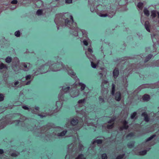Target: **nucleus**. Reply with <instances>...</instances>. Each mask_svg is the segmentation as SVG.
<instances>
[{
	"mask_svg": "<svg viewBox=\"0 0 159 159\" xmlns=\"http://www.w3.org/2000/svg\"><path fill=\"white\" fill-rule=\"evenodd\" d=\"M145 27L147 30L148 32H150V25L148 21H145Z\"/></svg>",
	"mask_w": 159,
	"mask_h": 159,
	"instance_id": "18",
	"label": "nucleus"
},
{
	"mask_svg": "<svg viewBox=\"0 0 159 159\" xmlns=\"http://www.w3.org/2000/svg\"><path fill=\"white\" fill-rule=\"evenodd\" d=\"M70 20H69L66 18L65 16L61 14L57 15L54 21L56 24L58 25L62 26H67L70 29L74 30L77 32L74 34L75 36H78V33L81 32L83 33L81 30L78 28L76 23L73 22V17L71 15L70 16Z\"/></svg>",
	"mask_w": 159,
	"mask_h": 159,
	"instance_id": "1",
	"label": "nucleus"
},
{
	"mask_svg": "<svg viewBox=\"0 0 159 159\" xmlns=\"http://www.w3.org/2000/svg\"><path fill=\"white\" fill-rule=\"evenodd\" d=\"M107 11H102L98 13V15L101 17H106L107 16Z\"/></svg>",
	"mask_w": 159,
	"mask_h": 159,
	"instance_id": "12",
	"label": "nucleus"
},
{
	"mask_svg": "<svg viewBox=\"0 0 159 159\" xmlns=\"http://www.w3.org/2000/svg\"><path fill=\"white\" fill-rule=\"evenodd\" d=\"M25 79L27 80H30L28 81L26 83H25V84L26 85H28L30 84V83L31 80L33 79V78L30 75H28L26 76Z\"/></svg>",
	"mask_w": 159,
	"mask_h": 159,
	"instance_id": "16",
	"label": "nucleus"
},
{
	"mask_svg": "<svg viewBox=\"0 0 159 159\" xmlns=\"http://www.w3.org/2000/svg\"><path fill=\"white\" fill-rule=\"evenodd\" d=\"M22 108L25 110H28L29 111H31V108H29L27 105H23Z\"/></svg>",
	"mask_w": 159,
	"mask_h": 159,
	"instance_id": "33",
	"label": "nucleus"
},
{
	"mask_svg": "<svg viewBox=\"0 0 159 159\" xmlns=\"http://www.w3.org/2000/svg\"><path fill=\"white\" fill-rule=\"evenodd\" d=\"M112 88L111 90V93L112 95H113L114 93L115 90V85L114 84H112Z\"/></svg>",
	"mask_w": 159,
	"mask_h": 159,
	"instance_id": "36",
	"label": "nucleus"
},
{
	"mask_svg": "<svg viewBox=\"0 0 159 159\" xmlns=\"http://www.w3.org/2000/svg\"><path fill=\"white\" fill-rule=\"evenodd\" d=\"M61 101L59 100V101H57L56 103V105L57 107V109H59L62 107V103Z\"/></svg>",
	"mask_w": 159,
	"mask_h": 159,
	"instance_id": "21",
	"label": "nucleus"
},
{
	"mask_svg": "<svg viewBox=\"0 0 159 159\" xmlns=\"http://www.w3.org/2000/svg\"><path fill=\"white\" fill-rule=\"evenodd\" d=\"M143 3L142 2H139L138 3L137 7L140 9L142 10L143 7Z\"/></svg>",
	"mask_w": 159,
	"mask_h": 159,
	"instance_id": "30",
	"label": "nucleus"
},
{
	"mask_svg": "<svg viewBox=\"0 0 159 159\" xmlns=\"http://www.w3.org/2000/svg\"><path fill=\"white\" fill-rule=\"evenodd\" d=\"M115 13L113 11H110L108 12H107V16L110 17H112L115 15Z\"/></svg>",
	"mask_w": 159,
	"mask_h": 159,
	"instance_id": "25",
	"label": "nucleus"
},
{
	"mask_svg": "<svg viewBox=\"0 0 159 159\" xmlns=\"http://www.w3.org/2000/svg\"><path fill=\"white\" fill-rule=\"evenodd\" d=\"M119 74V69L117 68H116L113 71V76L115 79H116Z\"/></svg>",
	"mask_w": 159,
	"mask_h": 159,
	"instance_id": "13",
	"label": "nucleus"
},
{
	"mask_svg": "<svg viewBox=\"0 0 159 159\" xmlns=\"http://www.w3.org/2000/svg\"><path fill=\"white\" fill-rule=\"evenodd\" d=\"M42 2L40 1H37L36 3V5L38 7H40V5H42Z\"/></svg>",
	"mask_w": 159,
	"mask_h": 159,
	"instance_id": "37",
	"label": "nucleus"
},
{
	"mask_svg": "<svg viewBox=\"0 0 159 159\" xmlns=\"http://www.w3.org/2000/svg\"><path fill=\"white\" fill-rule=\"evenodd\" d=\"M21 86H19H19H18V87H21Z\"/></svg>",
	"mask_w": 159,
	"mask_h": 159,
	"instance_id": "62",
	"label": "nucleus"
},
{
	"mask_svg": "<svg viewBox=\"0 0 159 159\" xmlns=\"http://www.w3.org/2000/svg\"><path fill=\"white\" fill-rule=\"evenodd\" d=\"M102 143V141L101 139H96L94 140L93 142V143H97L98 144H100Z\"/></svg>",
	"mask_w": 159,
	"mask_h": 159,
	"instance_id": "32",
	"label": "nucleus"
},
{
	"mask_svg": "<svg viewBox=\"0 0 159 159\" xmlns=\"http://www.w3.org/2000/svg\"><path fill=\"white\" fill-rule=\"evenodd\" d=\"M7 69V66L6 64L3 63H1L0 64V71L1 72H4L6 71Z\"/></svg>",
	"mask_w": 159,
	"mask_h": 159,
	"instance_id": "10",
	"label": "nucleus"
},
{
	"mask_svg": "<svg viewBox=\"0 0 159 159\" xmlns=\"http://www.w3.org/2000/svg\"><path fill=\"white\" fill-rule=\"evenodd\" d=\"M133 135H134V134L133 133H129V134H128L127 137H129V136L131 137V136H133Z\"/></svg>",
	"mask_w": 159,
	"mask_h": 159,
	"instance_id": "57",
	"label": "nucleus"
},
{
	"mask_svg": "<svg viewBox=\"0 0 159 159\" xmlns=\"http://www.w3.org/2000/svg\"><path fill=\"white\" fill-rule=\"evenodd\" d=\"M43 13V11L41 10H38L36 12L37 14L38 15H41Z\"/></svg>",
	"mask_w": 159,
	"mask_h": 159,
	"instance_id": "40",
	"label": "nucleus"
},
{
	"mask_svg": "<svg viewBox=\"0 0 159 159\" xmlns=\"http://www.w3.org/2000/svg\"><path fill=\"white\" fill-rule=\"evenodd\" d=\"M152 54H149L148 56L146 57L144 60V62H146L149 61L151 58L152 57Z\"/></svg>",
	"mask_w": 159,
	"mask_h": 159,
	"instance_id": "27",
	"label": "nucleus"
},
{
	"mask_svg": "<svg viewBox=\"0 0 159 159\" xmlns=\"http://www.w3.org/2000/svg\"><path fill=\"white\" fill-rule=\"evenodd\" d=\"M18 123H19L20 121L19 120H16V121Z\"/></svg>",
	"mask_w": 159,
	"mask_h": 159,
	"instance_id": "60",
	"label": "nucleus"
},
{
	"mask_svg": "<svg viewBox=\"0 0 159 159\" xmlns=\"http://www.w3.org/2000/svg\"><path fill=\"white\" fill-rule=\"evenodd\" d=\"M85 54H86L87 57L89 58L90 57V56L91 55V54H90L88 51L85 52Z\"/></svg>",
	"mask_w": 159,
	"mask_h": 159,
	"instance_id": "51",
	"label": "nucleus"
},
{
	"mask_svg": "<svg viewBox=\"0 0 159 159\" xmlns=\"http://www.w3.org/2000/svg\"><path fill=\"white\" fill-rule=\"evenodd\" d=\"M125 154H122V155H119L117 157L116 159H122L123 158Z\"/></svg>",
	"mask_w": 159,
	"mask_h": 159,
	"instance_id": "47",
	"label": "nucleus"
},
{
	"mask_svg": "<svg viewBox=\"0 0 159 159\" xmlns=\"http://www.w3.org/2000/svg\"><path fill=\"white\" fill-rule=\"evenodd\" d=\"M109 85L108 82L105 80H102L101 84V87L102 88L101 92L103 95H106L108 93V91L107 88Z\"/></svg>",
	"mask_w": 159,
	"mask_h": 159,
	"instance_id": "4",
	"label": "nucleus"
},
{
	"mask_svg": "<svg viewBox=\"0 0 159 159\" xmlns=\"http://www.w3.org/2000/svg\"><path fill=\"white\" fill-rule=\"evenodd\" d=\"M67 125H66V126L67 127H68V126H67Z\"/></svg>",
	"mask_w": 159,
	"mask_h": 159,
	"instance_id": "63",
	"label": "nucleus"
},
{
	"mask_svg": "<svg viewBox=\"0 0 159 159\" xmlns=\"http://www.w3.org/2000/svg\"><path fill=\"white\" fill-rule=\"evenodd\" d=\"M6 125V121H0V129H1L4 128Z\"/></svg>",
	"mask_w": 159,
	"mask_h": 159,
	"instance_id": "22",
	"label": "nucleus"
},
{
	"mask_svg": "<svg viewBox=\"0 0 159 159\" xmlns=\"http://www.w3.org/2000/svg\"><path fill=\"white\" fill-rule=\"evenodd\" d=\"M12 58L10 57H8L5 59V61L8 63H10L11 61Z\"/></svg>",
	"mask_w": 159,
	"mask_h": 159,
	"instance_id": "31",
	"label": "nucleus"
},
{
	"mask_svg": "<svg viewBox=\"0 0 159 159\" xmlns=\"http://www.w3.org/2000/svg\"><path fill=\"white\" fill-rule=\"evenodd\" d=\"M134 145V142H132L130 143H129L128 144L127 146L129 148H132Z\"/></svg>",
	"mask_w": 159,
	"mask_h": 159,
	"instance_id": "29",
	"label": "nucleus"
},
{
	"mask_svg": "<svg viewBox=\"0 0 159 159\" xmlns=\"http://www.w3.org/2000/svg\"><path fill=\"white\" fill-rule=\"evenodd\" d=\"M106 70L105 69L102 70L98 72V75L100 76V78H102L103 75H105L107 74Z\"/></svg>",
	"mask_w": 159,
	"mask_h": 159,
	"instance_id": "15",
	"label": "nucleus"
},
{
	"mask_svg": "<svg viewBox=\"0 0 159 159\" xmlns=\"http://www.w3.org/2000/svg\"><path fill=\"white\" fill-rule=\"evenodd\" d=\"M75 159H85V158L84 157L83 154H81L79 155Z\"/></svg>",
	"mask_w": 159,
	"mask_h": 159,
	"instance_id": "35",
	"label": "nucleus"
},
{
	"mask_svg": "<svg viewBox=\"0 0 159 159\" xmlns=\"http://www.w3.org/2000/svg\"><path fill=\"white\" fill-rule=\"evenodd\" d=\"M45 127H42V129H45Z\"/></svg>",
	"mask_w": 159,
	"mask_h": 159,
	"instance_id": "61",
	"label": "nucleus"
},
{
	"mask_svg": "<svg viewBox=\"0 0 159 159\" xmlns=\"http://www.w3.org/2000/svg\"><path fill=\"white\" fill-rule=\"evenodd\" d=\"M147 152V151L146 150L142 151L139 152V155H145Z\"/></svg>",
	"mask_w": 159,
	"mask_h": 159,
	"instance_id": "44",
	"label": "nucleus"
},
{
	"mask_svg": "<svg viewBox=\"0 0 159 159\" xmlns=\"http://www.w3.org/2000/svg\"><path fill=\"white\" fill-rule=\"evenodd\" d=\"M99 100L100 102L102 103L103 102L104 99L102 97H100L99 98Z\"/></svg>",
	"mask_w": 159,
	"mask_h": 159,
	"instance_id": "54",
	"label": "nucleus"
},
{
	"mask_svg": "<svg viewBox=\"0 0 159 159\" xmlns=\"http://www.w3.org/2000/svg\"><path fill=\"white\" fill-rule=\"evenodd\" d=\"M150 99V96L148 95H144L143 97V99L145 101H148Z\"/></svg>",
	"mask_w": 159,
	"mask_h": 159,
	"instance_id": "24",
	"label": "nucleus"
},
{
	"mask_svg": "<svg viewBox=\"0 0 159 159\" xmlns=\"http://www.w3.org/2000/svg\"><path fill=\"white\" fill-rule=\"evenodd\" d=\"M69 74H70L71 76L72 77L75 78V74L74 72H73L71 70H70L68 71Z\"/></svg>",
	"mask_w": 159,
	"mask_h": 159,
	"instance_id": "34",
	"label": "nucleus"
},
{
	"mask_svg": "<svg viewBox=\"0 0 159 159\" xmlns=\"http://www.w3.org/2000/svg\"><path fill=\"white\" fill-rule=\"evenodd\" d=\"M142 115L144 117V120L145 121L147 122L149 121L150 118L149 117V116L146 112H144L143 113Z\"/></svg>",
	"mask_w": 159,
	"mask_h": 159,
	"instance_id": "14",
	"label": "nucleus"
},
{
	"mask_svg": "<svg viewBox=\"0 0 159 159\" xmlns=\"http://www.w3.org/2000/svg\"><path fill=\"white\" fill-rule=\"evenodd\" d=\"M77 86L76 84H73L70 89V92L71 96L74 98L78 96L79 94V91L76 89Z\"/></svg>",
	"mask_w": 159,
	"mask_h": 159,
	"instance_id": "5",
	"label": "nucleus"
},
{
	"mask_svg": "<svg viewBox=\"0 0 159 159\" xmlns=\"http://www.w3.org/2000/svg\"><path fill=\"white\" fill-rule=\"evenodd\" d=\"M122 125L120 127L119 129L120 130H122L124 129H127L128 128L129 126L128 125V122L125 120H124L121 122Z\"/></svg>",
	"mask_w": 159,
	"mask_h": 159,
	"instance_id": "9",
	"label": "nucleus"
},
{
	"mask_svg": "<svg viewBox=\"0 0 159 159\" xmlns=\"http://www.w3.org/2000/svg\"><path fill=\"white\" fill-rule=\"evenodd\" d=\"M143 12L144 14L147 16H148L149 15V12L147 9L144 8L143 10Z\"/></svg>",
	"mask_w": 159,
	"mask_h": 159,
	"instance_id": "28",
	"label": "nucleus"
},
{
	"mask_svg": "<svg viewBox=\"0 0 159 159\" xmlns=\"http://www.w3.org/2000/svg\"><path fill=\"white\" fill-rule=\"evenodd\" d=\"M157 15L158 18H159V12L155 11H153L151 12V16L153 18H154Z\"/></svg>",
	"mask_w": 159,
	"mask_h": 159,
	"instance_id": "20",
	"label": "nucleus"
},
{
	"mask_svg": "<svg viewBox=\"0 0 159 159\" xmlns=\"http://www.w3.org/2000/svg\"><path fill=\"white\" fill-rule=\"evenodd\" d=\"M65 2L66 4H69L72 3V0H65Z\"/></svg>",
	"mask_w": 159,
	"mask_h": 159,
	"instance_id": "49",
	"label": "nucleus"
},
{
	"mask_svg": "<svg viewBox=\"0 0 159 159\" xmlns=\"http://www.w3.org/2000/svg\"><path fill=\"white\" fill-rule=\"evenodd\" d=\"M84 44L86 46H87L88 44V43L86 40H84L83 41Z\"/></svg>",
	"mask_w": 159,
	"mask_h": 159,
	"instance_id": "55",
	"label": "nucleus"
},
{
	"mask_svg": "<svg viewBox=\"0 0 159 159\" xmlns=\"http://www.w3.org/2000/svg\"><path fill=\"white\" fill-rule=\"evenodd\" d=\"M102 159H107V157L106 154H103L102 155Z\"/></svg>",
	"mask_w": 159,
	"mask_h": 159,
	"instance_id": "48",
	"label": "nucleus"
},
{
	"mask_svg": "<svg viewBox=\"0 0 159 159\" xmlns=\"http://www.w3.org/2000/svg\"><path fill=\"white\" fill-rule=\"evenodd\" d=\"M91 65L92 67L95 68H96L97 65V64H95L93 62H91Z\"/></svg>",
	"mask_w": 159,
	"mask_h": 159,
	"instance_id": "45",
	"label": "nucleus"
},
{
	"mask_svg": "<svg viewBox=\"0 0 159 159\" xmlns=\"http://www.w3.org/2000/svg\"><path fill=\"white\" fill-rule=\"evenodd\" d=\"M70 123L72 125H77L78 127L77 128V129H79L82 126L83 123L82 122H78V120L77 118H73L70 121Z\"/></svg>",
	"mask_w": 159,
	"mask_h": 159,
	"instance_id": "6",
	"label": "nucleus"
},
{
	"mask_svg": "<svg viewBox=\"0 0 159 159\" xmlns=\"http://www.w3.org/2000/svg\"><path fill=\"white\" fill-rule=\"evenodd\" d=\"M114 120H115L114 119H111L107 123L104 125V126L106 127L108 129H112L114 127Z\"/></svg>",
	"mask_w": 159,
	"mask_h": 159,
	"instance_id": "8",
	"label": "nucleus"
},
{
	"mask_svg": "<svg viewBox=\"0 0 159 159\" xmlns=\"http://www.w3.org/2000/svg\"><path fill=\"white\" fill-rule=\"evenodd\" d=\"M155 136V135H152L150 137L148 138L146 140V142H147L148 141H149L151 140H152L153 138H154Z\"/></svg>",
	"mask_w": 159,
	"mask_h": 159,
	"instance_id": "42",
	"label": "nucleus"
},
{
	"mask_svg": "<svg viewBox=\"0 0 159 159\" xmlns=\"http://www.w3.org/2000/svg\"><path fill=\"white\" fill-rule=\"evenodd\" d=\"M79 147L80 150H82L83 148V146L80 143H79Z\"/></svg>",
	"mask_w": 159,
	"mask_h": 159,
	"instance_id": "52",
	"label": "nucleus"
},
{
	"mask_svg": "<svg viewBox=\"0 0 159 159\" xmlns=\"http://www.w3.org/2000/svg\"><path fill=\"white\" fill-rule=\"evenodd\" d=\"M86 100V99L85 98L80 100L78 102L79 106L81 107L83 106Z\"/></svg>",
	"mask_w": 159,
	"mask_h": 159,
	"instance_id": "17",
	"label": "nucleus"
},
{
	"mask_svg": "<svg viewBox=\"0 0 159 159\" xmlns=\"http://www.w3.org/2000/svg\"><path fill=\"white\" fill-rule=\"evenodd\" d=\"M137 113L136 112H134L131 116V118L132 119H134L135 117L136 116Z\"/></svg>",
	"mask_w": 159,
	"mask_h": 159,
	"instance_id": "46",
	"label": "nucleus"
},
{
	"mask_svg": "<svg viewBox=\"0 0 159 159\" xmlns=\"http://www.w3.org/2000/svg\"><path fill=\"white\" fill-rule=\"evenodd\" d=\"M90 54H92L93 52L92 48H89L88 49V51Z\"/></svg>",
	"mask_w": 159,
	"mask_h": 159,
	"instance_id": "50",
	"label": "nucleus"
},
{
	"mask_svg": "<svg viewBox=\"0 0 159 159\" xmlns=\"http://www.w3.org/2000/svg\"><path fill=\"white\" fill-rule=\"evenodd\" d=\"M70 87H67L66 88L63 87L62 89L61 90V91L58 95V98L59 100L61 101H64L66 98L65 97V93L68 92L70 90Z\"/></svg>",
	"mask_w": 159,
	"mask_h": 159,
	"instance_id": "3",
	"label": "nucleus"
},
{
	"mask_svg": "<svg viewBox=\"0 0 159 159\" xmlns=\"http://www.w3.org/2000/svg\"><path fill=\"white\" fill-rule=\"evenodd\" d=\"M67 132V131L65 130H63V131L61 132L60 133H58L57 134V136L59 137H62L64 136L65 135V134Z\"/></svg>",
	"mask_w": 159,
	"mask_h": 159,
	"instance_id": "26",
	"label": "nucleus"
},
{
	"mask_svg": "<svg viewBox=\"0 0 159 159\" xmlns=\"http://www.w3.org/2000/svg\"><path fill=\"white\" fill-rule=\"evenodd\" d=\"M115 99L116 100L119 101L121 99V95L120 92H117L115 95Z\"/></svg>",
	"mask_w": 159,
	"mask_h": 159,
	"instance_id": "11",
	"label": "nucleus"
},
{
	"mask_svg": "<svg viewBox=\"0 0 159 159\" xmlns=\"http://www.w3.org/2000/svg\"><path fill=\"white\" fill-rule=\"evenodd\" d=\"M3 153V151L2 149H0V154H2Z\"/></svg>",
	"mask_w": 159,
	"mask_h": 159,
	"instance_id": "58",
	"label": "nucleus"
},
{
	"mask_svg": "<svg viewBox=\"0 0 159 159\" xmlns=\"http://www.w3.org/2000/svg\"><path fill=\"white\" fill-rule=\"evenodd\" d=\"M20 33L19 31H16L15 33V35L17 37H19L20 35Z\"/></svg>",
	"mask_w": 159,
	"mask_h": 159,
	"instance_id": "41",
	"label": "nucleus"
},
{
	"mask_svg": "<svg viewBox=\"0 0 159 159\" xmlns=\"http://www.w3.org/2000/svg\"><path fill=\"white\" fill-rule=\"evenodd\" d=\"M19 84V82L18 81H15L14 83V86H16L18 84Z\"/></svg>",
	"mask_w": 159,
	"mask_h": 159,
	"instance_id": "56",
	"label": "nucleus"
},
{
	"mask_svg": "<svg viewBox=\"0 0 159 159\" xmlns=\"http://www.w3.org/2000/svg\"><path fill=\"white\" fill-rule=\"evenodd\" d=\"M19 152H15L11 154V156L13 157H16L19 155Z\"/></svg>",
	"mask_w": 159,
	"mask_h": 159,
	"instance_id": "38",
	"label": "nucleus"
},
{
	"mask_svg": "<svg viewBox=\"0 0 159 159\" xmlns=\"http://www.w3.org/2000/svg\"><path fill=\"white\" fill-rule=\"evenodd\" d=\"M20 67L24 71H27L31 67L32 65L29 63H22Z\"/></svg>",
	"mask_w": 159,
	"mask_h": 159,
	"instance_id": "7",
	"label": "nucleus"
},
{
	"mask_svg": "<svg viewBox=\"0 0 159 159\" xmlns=\"http://www.w3.org/2000/svg\"><path fill=\"white\" fill-rule=\"evenodd\" d=\"M16 8V7H14L13 9H15V8Z\"/></svg>",
	"mask_w": 159,
	"mask_h": 159,
	"instance_id": "64",
	"label": "nucleus"
},
{
	"mask_svg": "<svg viewBox=\"0 0 159 159\" xmlns=\"http://www.w3.org/2000/svg\"><path fill=\"white\" fill-rule=\"evenodd\" d=\"M17 3V1L16 0H13L12 1L11 3V4H16Z\"/></svg>",
	"mask_w": 159,
	"mask_h": 159,
	"instance_id": "53",
	"label": "nucleus"
},
{
	"mask_svg": "<svg viewBox=\"0 0 159 159\" xmlns=\"http://www.w3.org/2000/svg\"><path fill=\"white\" fill-rule=\"evenodd\" d=\"M63 66L61 62H54L52 61H49L45 65L41 66V69L43 72H46L48 70L57 71L60 70Z\"/></svg>",
	"mask_w": 159,
	"mask_h": 159,
	"instance_id": "2",
	"label": "nucleus"
},
{
	"mask_svg": "<svg viewBox=\"0 0 159 159\" xmlns=\"http://www.w3.org/2000/svg\"><path fill=\"white\" fill-rule=\"evenodd\" d=\"M79 85L80 87V90L81 91L84 90L86 87L85 85L82 83H79Z\"/></svg>",
	"mask_w": 159,
	"mask_h": 159,
	"instance_id": "23",
	"label": "nucleus"
},
{
	"mask_svg": "<svg viewBox=\"0 0 159 159\" xmlns=\"http://www.w3.org/2000/svg\"><path fill=\"white\" fill-rule=\"evenodd\" d=\"M39 108L38 107H35L34 109L33 108H31V112L34 114H37L39 112Z\"/></svg>",
	"mask_w": 159,
	"mask_h": 159,
	"instance_id": "19",
	"label": "nucleus"
},
{
	"mask_svg": "<svg viewBox=\"0 0 159 159\" xmlns=\"http://www.w3.org/2000/svg\"><path fill=\"white\" fill-rule=\"evenodd\" d=\"M4 95L2 93H0V102L4 100Z\"/></svg>",
	"mask_w": 159,
	"mask_h": 159,
	"instance_id": "43",
	"label": "nucleus"
},
{
	"mask_svg": "<svg viewBox=\"0 0 159 159\" xmlns=\"http://www.w3.org/2000/svg\"><path fill=\"white\" fill-rule=\"evenodd\" d=\"M19 61V60L18 59L17 57H15L14 58V60L13 61L12 63L13 65L14 64L15 62H16V63H18Z\"/></svg>",
	"mask_w": 159,
	"mask_h": 159,
	"instance_id": "39",
	"label": "nucleus"
},
{
	"mask_svg": "<svg viewBox=\"0 0 159 159\" xmlns=\"http://www.w3.org/2000/svg\"><path fill=\"white\" fill-rule=\"evenodd\" d=\"M141 87L142 88H145L147 87L146 85H144V84L141 85Z\"/></svg>",
	"mask_w": 159,
	"mask_h": 159,
	"instance_id": "59",
	"label": "nucleus"
}]
</instances>
